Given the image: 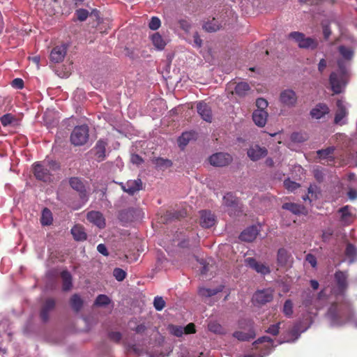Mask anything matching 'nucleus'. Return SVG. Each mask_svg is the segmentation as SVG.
<instances>
[{"mask_svg": "<svg viewBox=\"0 0 357 357\" xmlns=\"http://www.w3.org/2000/svg\"><path fill=\"white\" fill-rule=\"evenodd\" d=\"M345 255L349 264L357 261V248L351 243H348L345 250Z\"/></svg>", "mask_w": 357, "mask_h": 357, "instance_id": "7c9ffc66", "label": "nucleus"}, {"mask_svg": "<svg viewBox=\"0 0 357 357\" xmlns=\"http://www.w3.org/2000/svg\"><path fill=\"white\" fill-rule=\"evenodd\" d=\"M197 109L203 120L206 122H211L212 112L208 105L204 102H199L197 103Z\"/></svg>", "mask_w": 357, "mask_h": 357, "instance_id": "f3484780", "label": "nucleus"}, {"mask_svg": "<svg viewBox=\"0 0 357 357\" xmlns=\"http://www.w3.org/2000/svg\"><path fill=\"white\" fill-rule=\"evenodd\" d=\"M63 291H68L72 287V277L69 272L64 271L61 273Z\"/></svg>", "mask_w": 357, "mask_h": 357, "instance_id": "e433bc0d", "label": "nucleus"}, {"mask_svg": "<svg viewBox=\"0 0 357 357\" xmlns=\"http://www.w3.org/2000/svg\"><path fill=\"white\" fill-rule=\"evenodd\" d=\"M71 234L76 241H84L86 238L84 229L81 225H75L71 229Z\"/></svg>", "mask_w": 357, "mask_h": 357, "instance_id": "2f4dec72", "label": "nucleus"}, {"mask_svg": "<svg viewBox=\"0 0 357 357\" xmlns=\"http://www.w3.org/2000/svg\"><path fill=\"white\" fill-rule=\"evenodd\" d=\"M280 324H281V322H278L277 324L271 325L266 330V332L273 335H277L279 333Z\"/></svg>", "mask_w": 357, "mask_h": 357, "instance_id": "603ef678", "label": "nucleus"}, {"mask_svg": "<svg viewBox=\"0 0 357 357\" xmlns=\"http://www.w3.org/2000/svg\"><path fill=\"white\" fill-rule=\"evenodd\" d=\"M232 160V157L226 153H217L209 158V162L215 167H223L229 165Z\"/></svg>", "mask_w": 357, "mask_h": 357, "instance_id": "9d476101", "label": "nucleus"}, {"mask_svg": "<svg viewBox=\"0 0 357 357\" xmlns=\"http://www.w3.org/2000/svg\"><path fill=\"white\" fill-rule=\"evenodd\" d=\"M87 220L100 229L105 226V218L102 213L98 211L89 212L87 213Z\"/></svg>", "mask_w": 357, "mask_h": 357, "instance_id": "6ab92c4d", "label": "nucleus"}, {"mask_svg": "<svg viewBox=\"0 0 357 357\" xmlns=\"http://www.w3.org/2000/svg\"><path fill=\"white\" fill-rule=\"evenodd\" d=\"M328 288L322 289L318 296L314 298V295L310 292L306 291L303 295V305L307 308V310L310 314L306 319L305 326L301 322L297 324L291 331V334L295 336L293 341L297 340L301 333L305 332L312 324L313 317L312 314L316 315L317 311L321 307V304L319 303L322 300L327 297Z\"/></svg>", "mask_w": 357, "mask_h": 357, "instance_id": "7ed1b4c3", "label": "nucleus"}, {"mask_svg": "<svg viewBox=\"0 0 357 357\" xmlns=\"http://www.w3.org/2000/svg\"><path fill=\"white\" fill-rule=\"evenodd\" d=\"M273 299V290L270 289L257 291L252 297L254 302L264 304Z\"/></svg>", "mask_w": 357, "mask_h": 357, "instance_id": "9b49d317", "label": "nucleus"}, {"mask_svg": "<svg viewBox=\"0 0 357 357\" xmlns=\"http://www.w3.org/2000/svg\"><path fill=\"white\" fill-rule=\"evenodd\" d=\"M59 167L58 163L53 160L36 162L33 165L34 176L38 180L50 182L52 178V172L56 170Z\"/></svg>", "mask_w": 357, "mask_h": 357, "instance_id": "20e7f679", "label": "nucleus"}, {"mask_svg": "<svg viewBox=\"0 0 357 357\" xmlns=\"http://www.w3.org/2000/svg\"><path fill=\"white\" fill-rule=\"evenodd\" d=\"M245 261L248 266H250L258 273L266 275L270 273V268L268 266L262 263L258 262L255 259L252 257L246 258Z\"/></svg>", "mask_w": 357, "mask_h": 357, "instance_id": "ddd939ff", "label": "nucleus"}, {"mask_svg": "<svg viewBox=\"0 0 357 357\" xmlns=\"http://www.w3.org/2000/svg\"><path fill=\"white\" fill-rule=\"evenodd\" d=\"M89 139V128L83 125L76 126L70 135V141L75 146L84 145Z\"/></svg>", "mask_w": 357, "mask_h": 357, "instance_id": "423d86ee", "label": "nucleus"}, {"mask_svg": "<svg viewBox=\"0 0 357 357\" xmlns=\"http://www.w3.org/2000/svg\"><path fill=\"white\" fill-rule=\"evenodd\" d=\"M223 289V286L220 285L215 289H210V288H205L202 287L199 289V294L202 297H210L213 295H215L218 292L222 291Z\"/></svg>", "mask_w": 357, "mask_h": 357, "instance_id": "473e14b6", "label": "nucleus"}, {"mask_svg": "<svg viewBox=\"0 0 357 357\" xmlns=\"http://www.w3.org/2000/svg\"><path fill=\"white\" fill-rule=\"evenodd\" d=\"M215 223V219L213 214L209 211H203L201 212L200 225L203 227L209 228Z\"/></svg>", "mask_w": 357, "mask_h": 357, "instance_id": "4be33fe9", "label": "nucleus"}, {"mask_svg": "<svg viewBox=\"0 0 357 357\" xmlns=\"http://www.w3.org/2000/svg\"><path fill=\"white\" fill-rule=\"evenodd\" d=\"M308 136L305 132H294L291 135V139L292 142L301 143L306 141Z\"/></svg>", "mask_w": 357, "mask_h": 357, "instance_id": "79ce46f5", "label": "nucleus"}, {"mask_svg": "<svg viewBox=\"0 0 357 357\" xmlns=\"http://www.w3.org/2000/svg\"><path fill=\"white\" fill-rule=\"evenodd\" d=\"M113 275L118 281H123L126 276V273L121 268H116L113 271Z\"/></svg>", "mask_w": 357, "mask_h": 357, "instance_id": "09e8293b", "label": "nucleus"}, {"mask_svg": "<svg viewBox=\"0 0 357 357\" xmlns=\"http://www.w3.org/2000/svg\"><path fill=\"white\" fill-rule=\"evenodd\" d=\"M258 234V227L257 226H251L241 232L239 238L243 241L251 242L255 239Z\"/></svg>", "mask_w": 357, "mask_h": 357, "instance_id": "aec40b11", "label": "nucleus"}, {"mask_svg": "<svg viewBox=\"0 0 357 357\" xmlns=\"http://www.w3.org/2000/svg\"><path fill=\"white\" fill-rule=\"evenodd\" d=\"M266 149L264 147H261L258 145L252 146L248 150V155L253 161L259 160L260 158L266 156Z\"/></svg>", "mask_w": 357, "mask_h": 357, "instance_id": "dca6fc26", "label": "nucleus"}, {"mask_svg": "<svg viewBox=\"0 0 357 357\" xmlns=\"http://www.w3.org/2000/svg\"><path fill=\"white\" fill-rule=\"evenodd\" d=\"M326 67V61L324 59H322L319 61L318 64V70L320 73H322Z\"/></svg>", "mask_w": 357, "mask_h": 357, "instance_id": "0e129e2a", "label": "nucleus"}, {"mask_svg": "<svg viewBox=\"0 0 357 357\" xmlns=\"http://www.w3.org/2000/svg\"><path fill=\"white\" fill-rule=\"evenodd\" d=\"M323 32H324V37H325L326 38H328L329 37L330 34H331V31H330V30L328 29V27H326H326H324V30H323Z\"/></svg>", "mask_w": 357, "mask_h": 357, "instance_id": "774afa93", "label": "nucleus"}, {"mask_svg": "<svg viewBox=\"0 0 357 357\" xmlns=\"http://www.w3.org/2000/svg\"><path fill=\"white\" fill-rule=\"evenodd\" d=\"M185 329L184 333L191 334L195 332V325L193 324H189L186 326L183 327Z\"/></svg>", "mask_w": 357, "mask_h": 357, "instance_id": "680f3d73", "label": "nucleus"}, {"mask_svg": "<svg viewBox=\"0 0 357 357\" xmlns=\"http://www.w3.org/2000/svg\"><path fill=\"white\" fill-rule=\"evenodd\" d=\"M328 113L329 108L326 104L324 103L318 104L310 112L311 116L316 119H320Z\"/></svg>", "mask_w": 357, "mask_h": 357, "instance_id": "b1692460", "label": "nucleus"}, {"mask_svg": "<svg viewBox=\"0 0 357 357\" xmlns=\"http://www.w3.org/2000/svg\"><path fill=\"white\" fill-rule=\"evenodd\" d=\"M161 25L160 20L157 17H153L149 24V27L151 30H157Z\"/></svg>", "mask_w": 357, "mask_h": 357, "instance_id": "8fccbe9b", "label": "nucleus"}, {"mask_svg": "<svg viewBox=\"0 0 357 357\" xmlns=\"http://www.w3.org/2000/svg\"><path fill=\"white\" fill-rule=\"evenodd\" d=\"M256 105L258 108V109H263L264 110V109L267 107L268 105V102L267 101L264 99V98H258L257 100H256Z\"/></svg>", "mask_w": 357, "mask_h": 357, "instance_id": "5fc2aeb1", "label": "nucleus"}, {"mask_svg": "<svg viewBox=\"0 0 357 357\" xmlns=\"http://www.w3.org/2000/svg\"><path fill=\"white\" fill-rule=\"evenodd\" d=\"M185 329L182 326H172L171 332L173 335L177 337H181L184 333Z\"/></svg>", "mask_w": 357, "mask_h": 357, "instance_id": "864d4df0", "label": "nucleus"}, {"mask_svg": "<svg viewBox=\"0 0 357 357\" xmlns=\"http://www.w3.org/2000/svg\"><path fill=\"white\" fill-rule=\"evenodd\" d=\"M202 44V40L199 34L197 33H195L193 35V46L199 48L201 47Z\"/></svg>", "mask_w": 357, "mask_h": 357, "instance_id": "6e6d98bb", "label": "nucleus"}, {"mask_svg": "<svg viewBox=\"0 0 357 357\" xmlns=\"http://www.w3.org/2000/svg\"><path fill=\"white\" fill-rule=\"evenodd\" d=\"M348 197L350 199L353 200L357 198V191L354 189L349 190L348 192Z\"/></svg>", "mask_w": 357, "mask_h": 357, "instance_id": "69168bd1", "label": "nucleus"}, {"mask_svg": "<svg viewBox=\"0 0 357 357\" xmlns=\"http://www.w3.org/2000/svg\"><path fill=\"white\" fill-rule=\"evenodd\" d=\"M53 220L52 214L50 210L45 208L43 210L42 216L40 219L41 224L43 225H50L52 224Z\"/></svg>", "mask_w": 357, "mask_h": 357, "instance_id": "58836bf2", "label": "nucleus"}, {"mask_svg": "<svg viewBox=\"0 0 357 357\" xmlns=\"http://www.w3.org/2000/svg\"><path fill=\"white\" fill-rule=\"evenodd\" d=\"M109 337L115 342H119L121 338V334L119 332H112L109 333Z\"/></svg>", "mask_w": 357, "mask_h": 357, "instance_id": "e2e57ef3", "label": "nucleus"}, {"mask_svg": "<svg viewBox=\"0 0 357 357\" xmlns=\"http://www.w3.org/2000/svg\"><path fill=\"white\" fill-rule=\"evenodd\" d=\"M335 151V148L333 146H329L325 149H321L317 151V153L319 155L320 159H327L330 161L333 160V153Z\"/></svg>", "mask_w": 357, "mask_h": 357, "instance_id": "72a5a7b5", "label": "nucleus"}, {"mask_svg": "<svg viewBox=\"0 0 357 357\" xmlns=\"http://www.w3.org/2000/svg\"><path fill=\"white\" fill-rule=\"evenodd\" d=\"M196 138V133L193 131L185 132L178 139V146L181 149L184 147L190 142V140Z\"/></svg>", "mask_w": 357, "mask_h": 357, "instance_id": "c756f323", "label": "nucleus"}, {"mask_svg": "<svg viewBox=\"0 0 357 357\" xmlns=\"http://www.w3.org/2000/svg\"><path fill=\"white\" fill-rule=\"evenodd\" d=\"M67 47L66 45L56 46L51 52L50 59L54 63H59L63 61L66 54Z\"/></svg>", "mask_w": 357, "mask_h": 357, "instance_id": "a211bd4d", "label": "nucleus"}, {"mask_svg": "<svg viewBox=\"0 0 357 357\" xmlns=\"http://www.w3.org/2000/svg\"><path fill=\"white\" fill-rule=\"evenodd\" d=\"M15 120L11 114H6L0 118V121L3 126H8Z\"/></svg>", "mask_w": 357, "mask_h": 357, "instance_id": "c03bdc74", "label": "nucleus"}, {"mask_svg": "<svg viewBox=\"0 0 357 357\" xmlns=\"http://www.w3.org/2000/svg\"><path fill=\"white\" fill-rule=\"evenodd\" d=\"M282 208L288 210L296 215L307 214V210L303 206L295 203H284L282 205Z\"/></svg>", "mask_w": 357, "mask_h": 357, "instance_id": "a878e982", "label": "nucleus"}, {"mask_svg": "<svg viewBox=\"0 0 357 357\" xmlns=\"http://www.w3.org/2000/svg\"><path fill=\"white\" fill-rule=\"evenodd\" d=\"M337 111L335 112L334 123L342 126L347 123L349 105L342 99L337 101Z\"/></svg>", "mask_w": 357, "mask_h": 357, "instance_id": "0eeeda50", "label": "nucleus"}, {"mask_svg": "<svg viewBox=\"0 0 357 357\" xmlns=\"http://www.w3.org/2000/svg\"><path fill=\"white\" fill-rule=\"evenodd\" d=\"M298 97L296 92L290 89L283 90L280 95V102L286 107H293L297 102Z\"/></svg>", "mask_w": 357, "mask_h": 357, "instance_id": "1a4fd4ad", "label": "nucleus"}, {"mask_svg": "<svg viewBox=\"0 0 357 357\" xmlns=\"http://www.w3.org/2000/svg\"><path fill=\"white\" fill-rule=\"evenodd\" d=\"M268 113L263 109H257L252 114V119L259 127H264L267 121Z\"/></svg>", "mask_w": 357, "mask_h": 357, "instance_id": "412c9836", "label": "nucleus"}, {"mask_svg": "<svg viewBox=\"0 0 357 357\" xmlns=\"http://www.w3.org/2000/svg\"><path fill=\"white\" fill-rule=\"evenodd\" d=\"M239 326L242 329H246V332L236 331L234 333L233 335L236 339L245 341L249 340L255 337V331L253 329V324L251 321H241Z\"/></svg>", "mask_w": 357, "mask_h": 357, "instance_id": "6e6552de", "label": "nucleus"}, {"mask_svg": "<svg viewBox=\"0 0 357 357\" xmlns=\"http://www.w3.org/2000/svg\"><path fill=\"white\" fill-rule=\"evenodd\" d=\"M70 305L75 311L78 312L82 307L83 301L79 295L74 294L70 298Z\"/></svg>", "mask_w": 357, "mask_h": 357, "instance_id": "4c0bfd02", "label": "nucleus"}, {"mask_svg": "<svg viewBox=\"0 0 357 357\" xmlns=\"http://www.w3.org/2000/svg\"><path fill=\"white\" fill-rule=\"evenodd\" d=\"M107 142L103 139H100L97 142L93 151L96 159L98 161H102L105 158V149Z\"/></svg>", "mask_w": 357, "mask_h": 357, "instance_id": "5701e85b", "label": "nucleus"}, {"mask_svg": "<svg viewBox=\"0 0 357 357\" xmlns=\"http://www.w3.org/2000/svg\"><path fill=\"white\" fill-rule=\"evenodd\" d=\"M306 261H307L313 268L316 267L317 266V259L316 257L311 255L308 254L306 256L305 258Z\"/></svg>", "mask_w": 357, "mask_h": 357, "instance_id": "13d9d810", "label": "nucleus"}, {"mask_svg": "<svg viewBox=\"0 0 357 357\" xmlns=\"http://www.w3.org/2000/svg\"><path fill=\"white\" fill-rule=\"evenodd\" d=\"M97 250L104 256L109 255V252L107 251L106 246L102 243H100L97 246Z\"/></svg>", "mask_w": 357, "mask_h": 357, "instance_id": "bf43d9fd", "label": "nucleus"}, {"mask_svg": "<svg viewBox=\"0 0 357 357\" xmlns=\"http://www.w3.org/2000/svg\"><path fill=\"white\" fill-rule=\"evenodd\" d=\"M284 186L289 191H294L299 187V185L289 179L285 180L284 181Z\"/></svg>", "mask_w": 357, "mask_h": 357, "instance_id": "3c124183", "label": "nucleus"}, {"mask_svg": "<svg viewBox=\"0 0 357 357\" xmlns=\"http://www.w3.org/2000/svg\"><path fill=\"white\" fill-rule=\"evenodd\" d=\"M153 45L158 50H162L167 45L166 40L159 33H155L151 36Z\"/></svg>", "mask_w": 357, "mask_h": 357, "instance_id": "c85d7f7f", "label": "nucleus"}, {"mask_svg": "<svg viewBox=\"0 0 357 357\" xmlns=\"http://www.w3.org/2000/svg\"><path fill=\"white\" fill-rule=\"evenodd\" d=\"M109 303L110 299L107 296L100 294L96 298L94 305L96 306H105L108 305Z\"/></svg>", "mask_w": 357, "mask_h": 357, "instance_id": "37998d69", "label": "nucleus"}, {"mask_svg": "<svg viewBox=\"0 0 357 357\" xmlns=\"http://www.w3.org/2000/svg\"><path fill=\"white\" fill-rule=\"evenodd\" d=\"M131 162L133 164L138 165H140L143 162V160L139 155L132 154L131 156Z\"/></svg>", "mask_w": 357, "mask_h": 357, "instance_id": "052dcab7", "label": "nucleus"}, {"mask_svg": "<svg viewBox=\"0 0 357 357\" xmlns=\"http://www.w3.org/2000/svg\"><path fill=\"white\" fill-rule=\"evenodd\" d=\"M338 51L340 57L337 59V72H333L330 75V84L335 93L343 91L348 81L349 66L354 56V51L349 47L340 45Z\"/></svg>", "mask_w": 357, "mask_h": 357, "instance_id": "f03ea898", "label": "nucleus"}, {"mask_svg": "<svg viewBox=\"0 0 357 357\" xmlns=\"http://www.w3.org/2000/svg\"><path fill=\"white\" fill-rule=\"evenodd\" d=\"M277 261L280 266H289L293 262V257L286 249L280 248L278 251Z\"/></svg>", "mask_w": 357, "mask_h": 357, "instance_id": "2eb2a0df", "label": "nucleus"}, {"mask_svg": "<svg viewBox=\"0 0 357 357\" xmlns=\"http://www.w3.org/2000/svg\"><path fill=\"white\" fill-rule=\"evenodd\" d=\"M54 305L55 301L52 298L46 300L40 312V317L44 321L48 319L49 312L54 307Z\"/></svg>", "mask_w": 357, "mask_h": 357, "instance_id": "cd10ccee", "label": "nucleus"}, {"mask_svg": "<svg viewBox=\"0 0 357 357\" xmlns=\"http://www.w3.org/2000/svg\"><path fill=\"white\" fill-rule=\"evenodd\" d=\"M282 312L287 318L292 317L294 313V303L291 299H287L284 301Z\"/></svg>", "mask_w": 357, "mask_h": 357, "instance_id": "c9c22d12", "label": "nucleus"}, {"mask_svg": "<svg viewBox=\"0 0 357 357\" xmlns=\"http://www.w3.org/2000/svg\"><path fill=\"white\" fill-rule=\"evenodd\" d=\"M69 183L72 188L79 192L82 198L86 197V188L83 181L77 177L70 178Z\"/></svg>", "mask_w": 357, "mask_h": 357, "instance_id": "393cba45", "label": "nucleus"}, {"mask_svg": "<svg viewBox=\"0 0 357 357\" xmlns=\"http://www.w3.org/2000/svg\"><path fill=\"white\" fill-rule=\"evenodd\" d=\"M153 305L156 310L160 311L165 307V302L162 297L156 296L153 301Z\"/></svg>", "mask_w": 357, "mask_h": 357, "instance_id": "de8ad7c7", "label": "nucleus"}, {"mask_svg": "<svg viewBox=\"0 0 357 357\" xmlns=\"http://www.w3.org/2000/svg\"><path fill=\"white\" fill-rule=\"evenodd\" d=\"M223 204L229 208L228 211L230 215H236V212L240 209L237 199L232 193H227L223 197Z\"/></svg>", "mask_w": 357, "mask_h": 357, "instance_id": "f8f14e48", "label": "nucleus"}, {"mask_svg": "<svg viewBox=\"0 0 357 357\" xmlns=\"http://www.w3.org/2000/svg\"><path fill=\"white\" fill-rule=\"evenodd\" d=\"M266 343L264 347L261 348V351H263V356L268 355L270 351L273 348V341L271 338L264 336L260 338H259L255 344H263Z\"/></svg>", "mask_w": 357, "mask_h": 357, "instance_id": "bb28decb", "label": "nucleus"}, {"mask_svg": "<svg viewBox=\"0 0 357 357\" xmlns=\"http://www.w3.org/2000/svg\"><path fill=\"white\" fill-rule=\"evenodd\" d=\"M89 14V11L83 8L78 9L75 12L76 17L80 22L85 21L87 19Z\"/></svg>", "mask_w": 357, "mask_h": 357, "instance_id": "49530a36", "label": "nucleus"}, {"mask_svg": "<svg viewBox=\"0 0 357 357\" xmlns=\"http://www.w3.org/2000/svg\"><path fill=\"white\" fill-rule=\"evenodd\" d=\"M208 328L210 331L215 333H222L223 331L221 325L216 321H211L208 324Z\"/></svg>", "mask_w": 357, "mask_h": 357, "instance_id": "a18cd8bd", "label": "nucleus"}, {"mask_svg": "<svg viewBox=\"0 0 357 357\" xmlns=\"http://www.w3.org/2000/svg\"><path fill=\"white\" fill-rule=\"evenodd\" d=\"M347 274L342 271H337L335 274L336 287L331 290V297H335L328 310L326 318L332 327H339L346 323H351L357 328V315L354 312L351 304L344 301V294L347 287Z\"/></svg>", "mask_w": 357, "mask_h": 357, "instance_id": "f257e3e1", "label": "nucleus"}, {"mask_svg": "<svg viewBox=\"0 0 357 357\" xmlns=\"http://www.w3.org/2000/svg\"><path fill=\"white\" fill-rule=\"evenodd\" d=\"M250 88L247 82H239L235 86V93L239 96H245L248 94Z\"/></svg>", "mask_w": 357, "mask_h": 357, "instance_id": "f704fd0d", "label": "nucleus"}, {"mask_svg": "<svg viewBox=\"0 0 357 357\" xmlns=\"http://www.w3.org/2000/svg\"><path fill=\"white\" fill-rule=\"evenodd\" d=\"M310 284L313 289L316 290L319 288V282L315 280H310Z\"/></svg>", "mask_w": 357, "mask_h": 357, "instance_id": "338daca9", "label": "nucleus"}, {"mask_svg": "<svg viewBox=\"0 0 357 357\" xmlns=\"http://www.w3.org/2000/svg\"><path fill=\"white\" fill-rule=\"evenodd\" d=\"M341 213L342 219L345 223H349L351 220L353 213L351 212V208L349 206H345L339 210Z\"/></svg>", "mask_w": 357, "mask_h": 357, "instance_id": "ea45409f", "label": "nucleus"}, {"mask_svg": "<svg viewBox=\"0 0 357 357\" xmlns=\"http://www.w3.org/2000/svg\"><path fill=\"white\" fill-rule=\"evenodd\" d=\"M12 86L16 89H22L24 86L23 80L20 78H15L12 82Z\"/></svg>", "mask_w": 357, "mask_h": 357, "instance_id": "4d7b16f0", "label": "nucleus"}, {"mask_svg": "<svg viewBox=\"0 0 357 357\" xmlns=\"http://www.w3.org/2000/svg\"><path fill=\"white\" fill-rule=\"evenodd\" d=\"M142 187V182L140 179L129 180L126 183H121L123 190L129 195H134L139 191Z\"/></svg>", "mask_w": 357, "mask_h": 357, "instance_id": "4468645a", "label": "nucleus"}, {"mask_svg": "<svg viewBox=\"0 0 357 357\" xmlns=\"http://www.w3.org/2000/svg\"><path fill=\"white\" fill-rule=\"evenodd\" d=\"M289 38L295 40L300 48L314 49L318 45L317 40L310 37H305L301 32L294 31L289 34Z\"/></svg>", "mask_w": 357, "mask_h": 357, "instance_id": "39448f33", "label": "nucleus"}, {"mask_svg": "<svg viewBox=\"0 0 357 357\" xmlns=\"http://www.w3.org/2000/svg\"><path fill=\"white\" fill-rule=\"evenodd\" d=\"M203 28L208 31V32H213L216 31L220 29V24L218 23V20H216L215 18H213L211 21L206 22Z\"/></svg>", "mask_w": 357, "mask_h": 357, "instance_id": "a19ab883", "label": "nucleus"}]
</instances>
